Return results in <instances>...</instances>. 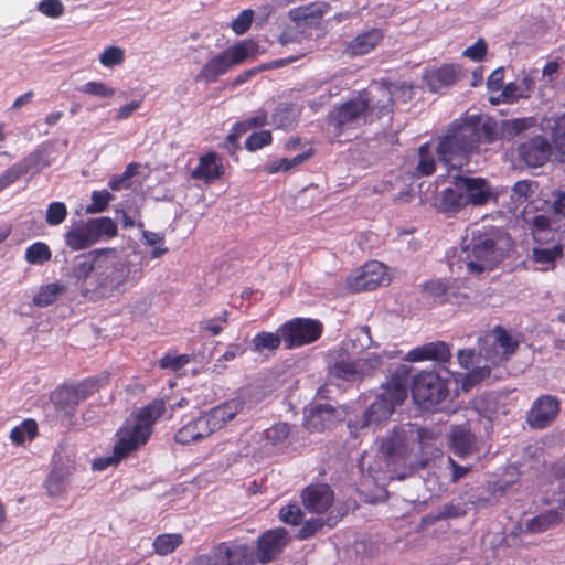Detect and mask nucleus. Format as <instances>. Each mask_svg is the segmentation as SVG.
<instances>
[{
  "label": "nucleus",
  "mask_w": 565,
  "mask_h": 565,
  "mask_svg": "<svg viewBox=\"0 0 565 565\" xmlns=\"http://www.w3.org/2000/svg\"><path fill=\"white\" fill-rule=\"evenodd\" d=\"M494 139L491 125L472 115L455 120L448 127L439 137L436 152L441 162L459 168L468 162L481 140L492 142Z\"/></svg>",
  "instance_id": "1"
},
{
  "label": "nucleus",
  "mask_w": 565,
  "mask_h": 565,
  "mask_svg": "<svg viewBox=\"0 0 565 565\" xmlns=\"http://www.w3.org/2000/svg\"><path fill=\"white\" fill-rule=\"evenodd\" d=\"M392 105L391 86L379 85L372 90L360 93L356 97L335 106L329 114V124L340 135L391 114Z\"/></svg>",
  "instance_id": "2"
},
{
  "label": "nucleus",
  "mask_w": 565,
  "mask_h": 565,
  "mask_svg": "<svg viewBox=\"0 0 565 565\" xmlns=\"http://www.w3.org/2000/svg\"><path fill=\"white\" fill-rule=\"evenodd\" d=\"M371 344V330L367 326L353 330L343 342V352H338L334 361L330 363L329 375L344 381H359L371 375L382 364L380 354L367 353L355 361L350 359V354H355Z\"/></svg>",
  "instance_id": "3"
},
{
  "label": "nucleus",
  "mask_w": 565,
  "mask_h": 565,
  "mask_svg": "<svg viewBox=\"0 0 565 565\" xmlns=\"http://www.w3.org/2000/svg\"><path fill=\"white\" fill-rule=\"evenodd\" d=\"M244 408L241 397L228 399L184 424L175 434V441L182 445L198 443L224 428Z\"/></svg>",
  "instance_id": "4"
},
{
  "label": "nucleus",
  "mask_w": 565,
  "mask_h": 565,
  "mask_svg": "<svg viewBox=\"0 0 565 565\" xmlns=\"http://www.w3.org/2000/svg\"><path fill=\"white\" fill-rule=\"evenodd\" d=\"M162 401H154L140 409L137 416L127 422L118 431V443L115 445L114 455L120 460L129 452L145 445L151 434L152 424L163 414Z\"/></svg>",
  "instance_id": "5"
},
{
  "label": "nucleus",
  "mask_w": 565,
  "mask_h": 565,
  "mask_svg": "<svg viewBox=\"0 0 565 565\" xmlns=\"http://www.w3.org/2000/svg\"><path fill=\"white\" fill-rule=\"evenodd\" d=\"M503 253L498 247V239L494 233L472 232V238L467 244L459 259L462 266L471 275H480L484 271L493 269V267L502 259Z\"/></svg>",
  "instance_id": "6"
},
{
  "label": "nucleus",
  "mask_w": 565,
  "mask_h": 565,
  "mask_svg": "<svg viewBox=\"0 0 565 565\" xmlns=\"http://www.w3.org/2000/svg\"><path fill=\"white\" fill-rule=\"evenodd\" d=\"M519 345L505 329L498 326L481 339L480 356L484 358L487 364L473 369L467 376L469 382H477L490 374V367L505 361L514 353Z\"/></svg>",
  "instance_id": "7"
},
{
  "label": "nucleus",
  "mask_w": 565,
  "mask_h": 565,
  "mask_svg": "<svg viewBox=\"0 0 565 565\" xmlns=\"http://www.w3.org/2000/svg\"><path fill=\"white\" fill-rule=\"evenodd\" d=\"M407 396V384L401 379H394L387 383L383 391L364 411L361 420V427L377 426L387 420L395 412L396 406L401 405Z\"/></svg>",
  "instance_id": "8"
},
{
  "label": "nucleus",
  "mask_w": 565,
  "mask_h": 565,
  "mask_svg": "<svg viewBox=\"0 0 565 565\" xmlns=\"http://www.w3.org/2000/svg\"><path fill=\"white\" fill-rule=\"evenodd\" d=\"M433 435L414 424H405L394 427L381 440L380 452L386 458H404L415 443L424 448Z\"/></svg>",
  "instance_id": "9"
},
{
  "label": "nucleus",
  "mask_w": 565,
  "mask_h": 565,
  "mask_svg": "<svg viewBox=\"0 0 565 565\" xmlns=\"http://www.w3.org/2000/svg\"><path fill=\"white\" fill-rule=\"evenodd\" d=\"M412 395L423 408L434 407L447 397V383L435 372H422L413 380Z\"/></svg>",
  "instance_id": "10"
},
{
  "label": "nucleus",
  "mask_w": 565,
  "mask_h": 565,
  "mask_svg": "<svg viewBox=\"0 0 565 565\" xmlns=\"http://www.w3.org/2000/svg\"><path fill=\"white\" fill-rule=\"evenodd\" d=\"M282 341L287 349L298 348L318 340L322 324L318 320L295 318L281 326Z\"/></svg>",
  "instance_id": "11"
},
{
  "label": "nucleus",
  "mask_w": 565,
  "mask_h": 565,
  "mask_svg": "<svg viewBox=\"0 0 565 565\" xmlns=\"http://www.w3.org/2000/svg\"><path fill=\"white\" fill-rule=\"evenodd\" d=\"M390 281L384 264L372 260L349 276L348 286L353 291L373 290Z\"/></svg>",
  "instance_id": "12"
},
{
  "label": "nucleus",
  "mask_w": 565,
  "mask_h": 565,
  "mask_svg": "<svg viewBox=\"0 0 565 565\" xmlns=\"http://www.w3.org/2000/svg\"><path fill=\"white\" fill-rule=\"evenodd\" d=\"M115 248L94 249L81 257L73 267V275L78 280L94 278L97 286V277L102 269L108 268V263L114 257Z\"/></svg>",
  "instance_id": "13"
},
{
  "label": "nucleus",
  "mask_w": 565,
  "mask_h": 565,
  "mask_svg": "<svg viewBox=\"0 0 565 565\" xmlns=\"http://www.w3.org/2000/svg\"><path fill=\"white\" fill-rule=\"evenodd\" d=\"M290 542L288 532L284 527H277L265 532L258 539L257 558L262 564L271 562L279 555Z\"/></svg>",
  "instance_id": "14"
},
{
  "label": "nucleus",
  "mask_w": 565,
  "mask_h": 565,
  "mask_svg": "<svg viewBox=\"0 0 565 565\" xmlns=\"http://www.w3.org/2000/svg\"><path fill=\"white\" fill-rule=\"evenodd\" d=\"M341 420V412L330 404H321L306 411L303 424L309 431L320 433L331 429Z\"/></svg>",
  "instance_id": "15"
},
{
  "label": "nucleus",
  "mask_w": 565,
  "mask_h": 565,
  "mask_svg": "<svg viewBox=\"0 0 565 565\" xmlns=\"http://www.w3.org/2000/svg\"><path fill=\"white\" fill-rule=\"evenodd\" d=\"M108 263L107 269H102L97 277L98 289H120L128 280L130 275V267L128 263L121 262L118 256V250L115 248L114 257Z\"/></svg>",
  "instance_id": "16"
},
{
  "label": "nucleus",
  "mask_w": 565,
  "mask_h": 565,
  "mask_svg": "<svg viewBox=\"0 0 565 565\" xmlns=\"http://www.w3.org/2000/svg\"><path fill=\"white\" fill-rule=\"evenodd\" d=\"M558 412L559 402L556 397L551 395L541 396L534 402L527 415V423L533 428H545L554 422Z\"/></svg>",
  "instance_id": "17"
},
{
  "label": "nucleus",
  "mask_w": 565,
  "mask_h": 565,
  "mask_svg": "<svg viewBox=\"0 0 565 565\" xmlns=\"http://www.w3.org/2000/svg\"><path fill=\"white\" fill-rule=\"evenodd\" d=\"M461 77V68L456 64H444L439 67L426 70L423 79L433 93L452 86Z\"/></svg>",
  "instance_id": "18"
},
{
  "label": "nucleus",
  "mask_w": 565,
  "mask_h": 565,
  "mask_svg": "<svg viewBox=\"0 0 565 565\" xmlns=\"http://www.w3.org/2000/svg\"><path fill=\"white\" fill-rule=\"evenodd\" d=\"M224 174V166L218 153L210 151L199 158L198 166L191 171V178L211 184Z\"/></svg>",
  "instance_id": "19"
},
{
  "label": "nucleus",
  "mask_w": 565,
  "mask_h": 565,
  "mask_svg": "<svg viewBox=\"0 0 565 565\" xmlns=\"http://www.w3.org/2000/svg\"><path fill=\"white\" fill-rule=\"evenodd\" d=\"M519 152L527 166L541 167L550 158L551 146L545 138L537 136L523 142L519 148Z\"/></svg>",
  "instance_id": "20"
},
{
  "label": "nucleus",
  "mask_w": 565,
  "mask_h": 565,
  "mask_svg": "<svg viewBox=\"0 0 565 565\" xmlns=\"http://www.w3.org/2000/svg\"><path fill=\"white\" fill-rule=\"evenodd\" d=\"M405 359L409 362H420L426 360L448 362L451 359V351L448 343L444 341H434L409 350Z\"/></svg>",
  "instance_id": "21"
},
{
  "label": "nucleus",
  "mask_w": 565,
  "mask_h": 565,
  "mask_svg": "<svg viewBox=\"0 0 565 565\" xmlns=\"http://www.w3.org/2000/svg\"><path fill=\"white\" fill-rule=\"evenodd\" d=\"M384 33L381 29L364 31L345 44L344 53L348 56H362L372 52L383 40Z\"/></svg>",
  "instance_id": "22"
},
{
  "label": "nucleus",
  "mask_w": 565,
  "mask_h": 565,
  "mask_svg": "<svg viewBox=\"0 0 565 565\" xmlns=\"http://www.w3.org/2000/svg\"><path fill=\"white\" fill-rule=\"evenodd\" d=\"M301 497L305 507L315 513L326 512L333 502V492L327 484L309 486Z\"/></svg>",
  "instance_id": "23"
},
{
  "label": "nucleus",
  "mask_w": 565,
  "mask_h": 565,
  "mask_svg": "<svg viewBox=\"0 0 565 565\" xmlns=\"http://www.w3.org/2000/svg\"><path fill=\"white\" fill-rule=\"evenodd\" d=\"M536 73V70L523 72L515 82L505 85L501 93L503 102L513 103L521 98H529L535 86Z\"/></svg>",
  "instance_id": "24"
},
{
  "label": "nucleus",
  "mask_w": 565,
  "mask_h": 565,
  "mask_svg": "<svg viewBox=\"0 0 565 565\" xmlns=\"http://www.w3.org/2000/svg\"><path fill=\"white\" fill-rule=\"evenodd\" d=\"M459 185L465 190L468 204L483 205L493 198L491 188L484 179L460 175Z\"/></svg>",
  "instance_id": "25"
},
{
  "label": "nucleus",
  "mask_w": 565,
  "mask_h": 565,
  "mask_svg": "<svg viewBox=\"0 0 565 565\" xmlns=\"http://www.w3.org/2000/svg\"><path fill=\"white\" fill-rule=\"evenodd\" d=\"M330 10V4L324 1H316L289 10L288 18L297 23H318Z\"/></svg>",
  "instance_id": "26"
},
{
  "label": "nucleus",
  "mask_w": 565,
  "mask_h": 565,
  "mask_svg": "<svg viewBox=\"0 0 565 565\" xmlns=\"http://www.w3.org/2000/svg\"><path fill=\"white\" fill-rule=\"evenodd\" d=\"M563 255V244L551 246L536 245L532 249L531 262L536 270L548 271L555 267L556 259Z\"/></svg>",
  "instance_id": "27"
},
{
  "label": "nucleus",
  "mask_w": 565,
  "mask_h": 565,
  "mask_svg": "<svg viewBox=\"0 0 565 565\" xmlns=\"http://www.w3.org/2000/svg\"><path fill=\"white\" fill-rule=\"evenodd\" d=\"M452 452L461 458L476 450V437L467 426H452L449 433Z\"/></svg>",
  "instance_id": "28"
},
{
  "label": "nucleus",
  "mask_w": 565,
  "mask_h": 565,
  "mask_svg": "<svg viewBox=\"0 0 565 565\" xmlns=\"http://www.w3.org/2000/svg\"><path fill=\"white\" fill-rule=\"evenodd\" d=\"M231 64L224 52L210 58L195 76L196 82H204L206 84L214 83L217 78L224 75L230 68Z\"/></svg>",
  "instance_id": "29"
},
{
  "label": "nucleus",
  "mask_w": 565,
  "mask_h": 565,
  "mask_svg": "<svg viewBox=\"0 0 565 565\" xmlns=\"http://www.w3.org/2000/svg\"><path fill=\"white\" fill-rule=\"evenodd\" d=\"M554 223L555 221L552 222L551 218L545 215L533 217L531 221V233L537 245L551 246L552 244L558 243L555 241L556 231L558 228L552 225Z\"/></svg>",
  "instance_id": "30"
},
{
  "label": "nucleus",
  "mask_w": 565,
  "mask_h": 565,
  "mask_svg": "<svg viewBox=\"0 0 565 565\" xmlns=\"http://www.w3.org/2000/svg\"><path fill=\"white\" fill-rule=\"evenodd\" d=\"M281 342H284L281 327L277 332L262 331L252 339L250 351L259 355L268 356L275 353Z\"/></svg>",
  "instance_id": "31"
},
{
  "label": "nucleus",
  "mask_w": 565,
  "mask_h": 565,
  "mask_svg": "<svg viewBox=\"0 0 565 565\" xmlns=\"http://www.w3.org/2000/svg\"><path fill=\"white\" fill-rule=\"evenodd\" d=\"M459 179L460 175H456L454 185L441 192L440 207L445 212L456 213L463 206L468 205L463 192L465 190L459 185Z\"/></svg>",
  "instance_id": "32"
},
{
  "label": "nucleus",
  "mask_w": 565,
  "mask_h": 565,
  "mask_svg": "<svg viewBox=\"0 0 565 565\" xmlns=\"http://www.w3.org/2000/svg\"><path fill=\"white\" fill-rule=\"evenodd\" d=\"M64 239L65 244L75 252L86 249L95 244L87 222H83L66 231Z\"/></svg>",
  "instance_id": "33"
},
{
  "label": "nucleus",
  "mask_w": 565,
  "mask_h": 565,
  "mask_svg": "<svg viewBox=\"0 0 565 565\" xmlns=\"http://www.w3.org/2000/svg\"><path fill=\"white\" fill-rule=\"evenodd\" d=\"M38 157V153H32L23 161L18 162L10 167L8 170H6L0 175V191L7 188L8 185L12 184L21 175L28 173L32 168H34L36 166Z\"/></svg>",
  "instance_id": "34"
},
{
  "label": "nucleus",
  "mask_w": 565,
  "mask_h": 565,
  "mask_svg": "<svg viewBox=\"0 0 565 565\" xmlns=\"http://www.w3.org/2000/svg\"><path fill=\"white\" fill-rule=\"evenodd\" d=\"M86 222L95 244L117 235V224L109 217L89 218Z\"/></svg>",
  "instance_id": "35"
},
{
  "label": "nucleus",
  "mask_w": 565,
  "mask_h": 565,
  "mask_svg": "<svg viewBox=\"0 0 565 565\" xmlns=\"http://www.w3.org/2000/svg\"><path fill=\"white\" fill-rule=\"evenodd\" d=\"M68 468L56 467L52 469L46 481L45 489L50 497L58 498L66 491V479L70 476Z\"/></svg>",
  "instance_id": "36"
},
{
  "label": "nucleus",
  "mask_w": 565,
  "mask_h": 565,
  "mask_svg": "<svg viewBox=\"0 0 565 565\" xmlns=\"http://www.w3.org/2000/svg\"><path fill=\"white\" fill-rule=\"evenodd\" d=\"M231 66L243 63L248 57L256 55L257 45L252 41H242L224 51Z\"/></svg>",
  "instance_id": "37"
},
{
  "label": "nucleus",
  "mask_w": 565,
  "mask_h": 565,
  "mask_svg": "<svg viewBox=\"0 0 565 565\" xmlns=\"http://www.w3.org/2000/svg\"><path fill=\"white\" fill-rule=\"evenodd\" d=\"M52 402L57 409L65 413H70L81 403L72 385L57 388L52 394Z\"/></svg>",
  "instance_id": "38"
},
{
  "label": "nucleus",
  "mask_w": 565,
  "mask_h": 565,
  "mask_svg": "<svg viewBox=\"0 0 565 565\" xmlns=\"http://www.w3.org/2000/svg\"><path fill=\"white\" fill-rule=\"evenodd\" d=\"M563 515H564L563 510H562V512H559L557 510H550V511H546L535 518H532L527 522L526 527L529 531H531L533 533L543 532V531H546L547 529H550L551 526L557 524L562 520Z\"/></svg>",
  "instance_id": "39"
},
{
  "label": "nucleus",
  "mask_w": 565,
  "mask_h": 565,
  "mask_svg": "<svg viewBox=\"0 0 565 565\" xmlns=\"http://www.w3.org/2000/svg\"><path fill=\"white\" fill-rule=\"evenodd\" d=\"M299 109L295 105L280 104L273 114V124L277 128H288L297 119Z\"/></svg>",
  "instance_id": "40"
},
{
  "label": "nucleus",
  "mask_w": 565,
  "mask_h": 565,
  "mask_svg": "<svg viewBox=\"0 0 565 565\" xmlns=\"http://www.w3.org/2000/svg\"><path fill=\"white\" fill-rule=\"evenodd\" d=\"M436 170V160L430 143H424L418 149L416 171L422 175H430Z\"/></svg>",
  "instance_id": "41"
},
{
  "label": "nucleus",
  "mask_w": 565,
  "mask_h": 565,
  "mask_svg": "<svg viewBox=\"0 0 565 565\" xmlns=\"http://www.w3.org/2000/svg\"><path fill=\"white\" fill-rule=\"evenodd\" d=\"M311 156L310 152H303L300 154L295 156L291 159L288 158H281L279 160H275L273 162H269L265 166L264 170L269 173L274 174L280 171H289L292 168L301 164L303 161H306Z\"/></svg>",
  "instance_id": "42"
},
{
  "label": "nucleus",
  "mask_w": 565,
  "mask_h": 565,
  "mask_svg": "<svg viewBox=\"0 0 565 565\" xmlns=\"http://www.w3.org/2000/svg\"><path fill=\"white\" fill-rule=\"evenodd\" d=\"M62 290L63 287L57 282L47 284L41 287L38 294L33 297V303L38 307L50 306L56 300Z\"/></svg>",
  "instance_id": "43"
},
{
  "label": "nucleus",
  "mask_w": 565,
  "mask_h": 565,
  "mask_svg": "<svg viewBox=\"0 0 565 565\" xmlns=\"http://www.w3.org/2000/svg\"><path fill=\"white\" fill-rule=\"evenodd\" d=\"M533 118H516L501 122V135L504 138H512L534 125Z\"/></svg>",
  "instance_id": "44"
},
{
  "label": "nucleus",
  "mask_w": 565,
  "mask_h": 565,
  "mask_svg": "<svg viewBox=\"0 0 565 565\" xmlns=\"http://www.w3.org/2000/svg\"><path fill=\"white\" fill-rule=\"evenodd\" d=\"M51 258V250L45 243L36 242L25 250V259L33 265H42Z\"/></svg>",
  "instance_id": "45"
},
{
  "label": "nucleus",
  "mask_w": 565,
  "mask_h": 565,
  "mask_svg": "<svg viewBox=\"0 0 565 565\" xmlns=\"http://www.w3.org/2000/svg\"><path fill=\"white\" fill-rule=\"evenodd\" d=\"M182 543L180 534H161L153 542L154 551L160 555L172 553Z\"/></svg>",
  "instance_id": "46"
},
{
  "label": "nucleus",
  "mask_w": 565,
  "mask_h": 565,
  "mask_svg": "<svg viewBox=\"0 0 565 565\" xmlns=\"http://www.w3.org/2000/svg\"><path fill=\"white\" fill-rule=\"evenodd\" d=\"M36 423L31 419L24 420L20 426L12 428L10 439L17 445H21L26 438L33 439L36 435Z\"/></svg>",
  "instance_id": "47"
},
{
  "label": "nucleus",
  "mask_w": 565,
  "mask_h": 565,
  "mask_svg": "<svg viewBox=\"0 0 565 565\" xmlns=\"http://www.w3.org/2000/svg\"><path fill=\"white\" fill-rule=\"evenodd\" d=\"M79 92L99 98H111L116 90L103 82H87L78 88Z\"/></svg>",
  "instance_id": "48"
},
{
  "label": "nucleus",
  "mask_w": 565,
  "mask_h": 565,
  "mask_svg": "<svg viewBox=\"0 0 565 565\" xmlns=\"http://www.w3.org/2000/svg\"><path fill=\"white\" fill-rule=\"evenodd\" d=\"M125 61V51L119 46H108L99 55V63L105 67L120 65Z\"/></svg>",
  "instance_id": "49"
},
{
  "label": "nucleus",
  "mask_w": 565,
  "mask_h": 565,
  "mask_svg": "<svg viewBox=\"0 0 565 565\" xmlns=\"http://www.w3.org/2000/svg\"><path fill=\"white\" fill-rule=\"evenodd\" d=\"M114 195L106 190L93 191L92 203L86 207V212L90 214L100 213L106 210Z\"/></svg>",
  "instance_id": "50"
},
{
  "label": "nucleus",
  "mask_w": 565,
  "mask_h": 565,
  "mask_svg": "<svg viewBox=\"0 0 565 565\" xmlns=\"http://www.w3.org/2000/svg\"><path fill=\"white\" fill-rule=\"evenodd\" d=\"M67 216V209L63 202H52L46 210V222L51 226L60 225Z\"/></svg>",
  "instance_id": "51"
},
{
  "label": "nucleus",
  "mask_w": 565,
  "mask_h": 565,
  "mask_svg": "<svg viewBox=\"0 0 565 565\" xmlns=\"http://www.w3.org/2000/svg\"><path fill=\"white\" fill-rule=\"evenodd\" d=\"M273 140L271 134L268 130H260L252 134L245 141V147L249 151H256L263 147L270 145Z\"/></svg>",
  "instance_id": "52"
},
{
  "label": "nucleus",
  "mask_w": 565,
  "mask_h": 565,
  "mask_svg": "<svg viewBox=\"0 0 565 565\" xmlns=\"http://www.w3.org/2000/svg\"><path fill=\"white\" fill-rule=\"evenodd\" d=\"M190 361L191 356L188 354L172 355L168 353L162 356L158 363L161 369H169L177 372L186 365Z\"/></svg>",
  "instance_id": "53"
},
{
  "label": "nucleus",
  "mask_w": 565,
  "mask_h": 565,
  "mask_svg": "<svg viewBox=\"0 0 565 565\" xmlns=\"http://www.w3.org/2000/svg\"><path fill=\"white\" fill-rule=\"evenodd\" d=\"M290 428L286 423H278L266 430V439L274 446L284 443L289 436Z\"/></svg>",
  "instance_id": "54"
},
{
  "label": "nucleus",
  "mask_w": 565,
  "mask_h": 565,
  "mask_svg": "<svg viewBox=\"0 0 565 565\" xmlns=\"http://www.w3.org/2000/svg\"><path fill=\"white\" fill-rule=\"evenodd\" d=\"M228 322V312L223 311L221 315L214 318L205 319L201 322V328L212 335H217L224 329V326Z\"/></svg>",
  "instance_id": "55"
},
{
  "label": "nucleus",
  "mask_w": 565,
  "mask_h": 565,
  "mask_svg": "<svg viewBox=\"0 0 565 565\" xmlns=\"http://www.w3.org/2000/svg\"><path fill=\"white\" fill-rule=\"evenodd\" d=\"M99 382L100 380L98 379H88L76 385H72L81 403L92 396L99 388Z\"/></svg>",
  "instance_id": "56"
},
{
  "label": "nucleus",
  "mask_w": 565,
  "mask_h": 565,
  "mask_svg": "<svg viewBox=\"0 0 565 565\" xmlns=\"http://www.w3.org/2000/svg\"><path fill=\"white\" fill-rule=\"evenodd\" d=\"M536 183L529 180L518 181L512 188V199L519 202L527 200L534 193Z\"/></svg>",
  "instance_id": "57"
},
{
  "label": "nucleus",
  "mask_w": 565,
  "mask_h": 565,
  "mask_svg": "<svg viewBox=\"0 0 565 565\" xmlns=\"http://www.w3.org/2000/svg\"><path fill=\"white\" fill-rule=\"evenodd\" d=\"M302 511L297 504H287L282 507L279 511V519L286 523L291 525H297L302 519Z\"/></svg>",
  "instance_id": "58"
},
{
  "label": "nucleus",
  "mask_w": 565,
  "mask_h": 565,
  "mask_svg": "<svg viewBox=\"0 0 565 565\" xmlns=\"http://www.w3.org/2000/svg\"><path fill=\"white\" fill-rule=\"evenodd\" d=\"M38 9L42 14L53 19L64 13V6L60 0H42L38 4Z\"/></svg>",
  "instance_id": "59"
},
{
  "label": "nucleus",
  "mask_w": 565,
  "mask_h": 565,
  "mask_svg": "<svg viewBox=\"0 0 565 565\" xmlns=\"http://www.w3.org/2000/svg\"><path fill=\"white\" fill-rule=\"evenodd\" d=\"M552 137L557 150L565 154V114L555 121Z\"/></svg>",
  "instance_id": "60"
},
{
  "label": "nucleus",
  "mask_w": 565,
  "mask_h": 565,
  "mask_svg": "<svg viewBox=\"0 0 565 565\" xmlns=\"http://www.w3.org/2000/svg\"><path fill=\"white\" fill-rule=\"evenodd\" d=\"M447 289V284L440 279H433L423 285V291L435 299L441 298Z\"/></svg>",
  "instance_id": "61"
},
{
  "label": "nucleus",
  "mask_w": 565,
  "mask_h": 565,
  "mask_svg": "<svg viewBox=\"0 0 565 565\" xmlns=\"http://www.w3.org/2000/svg\"><path fill=\"white\" fill-rule=\"evenodd\" d=\"M254 12L252 10H244L233 21L232 29L236 34H244L250 26Z\"/></svg>",
  "instance_id": "62"
},
{
  "label": "nucleus",
  "mask_w": 565,
  "mask_h": 565,
  "mask_svg": "<svg viewBox=\"0 0 565 565\" xmlns=\"http://www.w3.org/2000/svg\"><path fill=\"white\" fill-rule=\"evenodd\" d=\"M487 53V44L483 39H479L473 45L468 46L462 55L475 62L481 61Z\"/></svg>",
  "instance_id": "63"
},
{
  "label": "nucleus",
  "mask_w": 565,
  "mask_h": 565,
  "mask_svg": "<svg viewBox=\"0 0 565 565\" xmlns=\"http://www.w3.org/2000/svg\"><path fill=\"white\" fill-rule=\"evenodd\" d=\"M323 522L318 518H312L305 522L302 527L298 532L300 540H306L313 536L320 529H322Z\"/></svg>",
  "instance_id": "64"
}]
</instances>
